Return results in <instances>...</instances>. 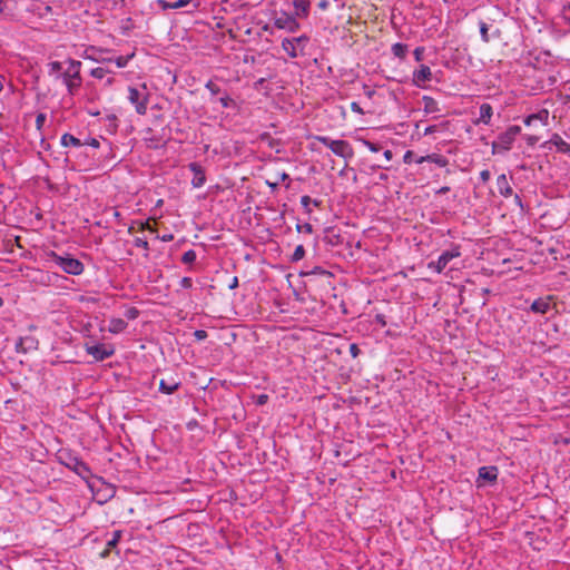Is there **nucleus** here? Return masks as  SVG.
I'll use <instances>...</instances> for the list:
<instances>
[{
    "mask_svg": "<svg viewBox=\"0 0 570 570\" xmlns=\"http://www.w3.org/2000/svg\"><path fill=\"white\" fill-rule=\"evenodd\" d=\"M279 180H281V181L289 180V175H288L287 173H285V171L281 173V174L278 175V181H279Z\"/></svg>",
    "mask_w": 570,
    "mask_h": 570,
    "instance_id": "54",
    "label": "nucleus"
},
{
    "mask_svg": "<svg viewBox=\"0 0 570 570\" xmlns=\"http://www.w3.org/2000/svg\"><path fill=\"white\" fill-rule=\"evenodd\" d=\"M309 274H314V275H331L330 272L323 269L322 267H315L313 271L309 272Z\"/></svg>",
    "mask_w": 570,
    "mask_h": 570,
    "instance_id": "44",
    "label": "nucleus"
},
{
    "mask_svg": "<svg viewBox=\"0 0 570 570\" xmlns=\"http://www.w3.org/2000/svg\"><path fill=\"white\" fill-rule=\"evenodd\" d=\"M45 122H46V115L42 114V112L38 114L37 117H36V127H37V129L41 130L43 125H45Z\"/></svg>",
    "mask_w": 570,
    "mask_h": 570,
    "instance_id": "37",
    "label": "nucleus"
},
{
    "mask_svg": "<svg viewBox=\"0 0 570 570\" xmlns=\"http://www.w3.org/2000/svg\"><path fill=\"white\" fill-rule=\"evenodd\" d=\"M423 104H424V112L425 114H435L440 111L438 101L429 96L423 97Z\"/></svg>",
    "mask_w": 570,
    "mask_h": 570,
    "instance_id": "23",
    "label": "nucleus"
},
{
    "mask_svg": "<svg viewBox=\"0 0 570 570\" xmlns=\"http://www.w3.org/2000/svg\"><path fill=\"white\" fill-rule=\"evenodd\" d=\"M296 229L297 232L302 233H307V234H312L313 233V226L309 224V223H305V224H298L296 226Z\"/></svg>",
    "mask_w": 570,
    "mask_h": 570,
    "instance_id": "36",
    "label": "nucleus"
},
{
    "mask_svg": "<svg viewBox=\"0 0 570 570\" xmlns=\"http://www.w3.org/2000/svg\"><path fill=\"white\" fill-rule=\"evenodd\" d=\"M479 479L494 482L498 479V469L495 466H481L479 469Z\"/></svg>",
    "mask_w": 570,
    "mask_h": 570,
    "instance_id": "16",
    "label": "nucleus"
},
{
    "mask_svg": "<svg viewBox=\"0 0 570 570\" xmlns=\"http://www.w3.org/2000/svg\"><path fill=\"white\" fill-rule=\"evenodd\" d=\"M514 200H515V203H517V204H519L520 206L522 205V204H521V198L519 197V195H515V196H514Z\"/></svg>",
    "mask_w": 570,
    "mask_h": 570,
    "instance_id": "63",
    "label": "nucleus"
},
{
    "mask_svg": "<svg viewBox=\"0 0 570 570\" xmlns=\"http://www.w3.org/2000/svg\"><path fill=\"white\" fill-rule=\"evenodd\" d=\"M351 109H352L354 112H357V114H361V115H363V114H364L363 109H362V108L360 107V105H358L357 102H355V101H353V102L351 104Z\"/></svg>",
    "mask_w": 570,
    "mask_h": 570,
    "instance_id": "47",
    "label": "nucleus"
},
{
    "mask_svg": "<svg viewBox=\"0 0 570 570\" xmlns=\"http://www.w3.org/2000/svg\"><path fill=\"white\" fill-rule=\"evenodd\" d=\"M69 466H71L79 475L83 476L85 474L89 473L88 465L78 458H72L71 464H69Z\"/></svg>",
    "mask_w": 570,
    "mask_h": 570,
    "instance_id": "24",
    "label": "nucleus"
},
{
    "mask_svg": "<svg viewBox=\"0 0 570 570\" xmlns=\"http://www.w3.org/2000/svg\"><path fill=\"white\" fill-rule=\"evenodd\" d=\"M424 52V49L421 48V47H417L415 50H414V57H415V60L416 61H420L422 59V55Z\"/></svg>",
    "mask_w": 570,
    "mask_h": 570,
    "instance_id": "46",
    "label": "nucleus"
},
{
    "mask_svg": "<svg viewBox=\"0 0 570 570\" xmlns=\"http://www.w3.org/2000/svg\"><path fill=\"white\" fill-rule=\"evenodd\" d=\"M391 50L395 57L403 59L406 55L407 46L401 42H396L392 46Z\"/></svg>",
    "mask_w": 570,
    "mask_h": 570,
    "instance_id": "28",
    "label": "nucleus"
},
{
    "mask_svg": "<svg viewBox=\"0 0 570 570\" xmlns=\"http://www.w3.org/2000/svg\"><path fill=\"white\" fill-rule=\"evenodd\" d=\"M550 144L554 145L558 151L563 154H570V144L561 138L560 135L553 134Z\"/></svg>",
    "mask_w": 570,
    "mask_h": 570,
    "instance_id": "17",
    "label": "nucleus"
},
{
    "mask_svg": "<svg viewBox=\"0 0 570 570\" xmlns=\"http://www.w3.org/2000/svg\"><path fill=\"white\" fill-rule=\"evenodd\" d=\"M179 385L180 382L176 381L175 379L161 380L159 383V391L164 394H173L178 390Z\"/></svg>",
    "mask_w": 570,
    "mask_h": 570,
    "instance_id": "15",
    "label": "nucleus"
},
{
    "mask_svg": "<svg viewBox=\"0 0 570 570\" xmlns=\"http://www.w3.org/2000/svg\"><path fill=\"white\" fill-rule=\"evenodd\" d=\"M520 130L521 128L519 126H511L504 132L500 134L498 140L492 144V153L497 154L509 150Z\"/></svg>",
    "mask_w": 570,
    "mask_h": 570,
    "instance_id": "4",
    "label": "nucleus"
},
{
    "mask_svg": "<svg viewBox=\"0 0 570 570\" xmlns=\"http://www.w3.org/2000/svg\"><path fill=\"white\" fill-rule=\"evenodd\" d=\"M461 255L460 247L453 246L450 250H444L438 258V261H432L428 264L430 269H433L436 273H442V271L448 266V264L453 259Z\"/></svg>",
    "mask_w": 570,
    "mask_h": 570,
    "instance_id": "5",
    "label": "nucleus"
},
{
    "mask_svg": "<svg viewBox=\"0 0 570 570\" xmlns=\"http://www.w3.org/2000/svg\"><path fill=\"white\" fill-rule=\"evenodd\" d=\"M309 0H293L296 16L307 17L309 12Z\"/></svg>",
    "mask_w": 570,
    "mask_h": 570,
    "instance_id": "19",
    "label": "nucleus"
},
{
    "mask_svg": "<svg viewBox=\"0 0 570 570\" xmlns=\"http://www.w3.org/2000/svg\"><path fill=\"white\" fill-rule=\"evenodd\" d=\"M449 191H450V187L444 186V187H441V188L436 191V194H440V195H441V194H446V193H449Z\"/></svg>",
    "mask_w": 570,
    "mask_h": 570,
    "instance_id": "60",
    "label": "nucleus"
},
{
    "mask_svg": "<svg viewBox=\"0 0 570 570\" xmlns=\"http://www.w3.org/2000/svg\"><path fill=\"white\" fill-rule=\"evenodd\" d=\"M274 26L277 29H283L288 32H296L301 27L296 18L294 16L288 14L285 11H282L275 17Z\"/></svg>",
    "mask_w": 570,
    "mask_h": 570,
    "instance_id": "9",
    "label": "nucleus"
},
{
    "mask_svg": "<svg viewBox=\"0 0 570 570\" xmlns=\"http://www.w3.org/2000/svg\"><path fill=\"white\" fill-rule=\"evenodd\" d=\"M219 102H220L222 107L228 108L232 106V104H234V100L230 97L225 96V97L219 98Z\"/></svg>",
    "mask_w": 570,
    "mask_h": 570,
    "instance_id": "40",
    "label": "nucleus"
},
{
    "mask_svg": "<svg viewBox=\"0 0 570 570\" xmlns=\"http://www.w3.org/2000/svg\"><path fill=\"white\" fill-rule=\"evenodd\" d=\"M414 153L412 150H407L405 154H404V157H403V160L405 164H410L412 161V157H413Z\"/></svg>",
    "mask_w": 570,
    "mask_h": 570,
    "instance_id": "48",
    "label": "nucleus"
},
{
    "mask_svg": "<svg viewBox=\"0 0 570 570\" xmlns=\"http://www.w3.org/2000/svg\"><path fill=\"white\" fill-rule=\"evenodd\" d=\"M189 170L193 173L191 185L194 188H200L206 183L205 170L198 163H190L188 165Z\"/></svg>",
    "mask_w": 570,
    "mask_h": 570,
    "instance_id": "10",
    "label": "nucleus"
},
{
    "mask_svg": "<svg viewBox=\"0 0 570 570\" xmlns=\"http://www.w3.org/2000/svg\"><path fill=\"white\" fill-rule=\"evenodd\" d=\"M47 262L60 267L65 273L70 275H80L83 272V264L70 256L69 254L60 255L56 252H48L46 254Z\"/></svg>",
    "mask_w": 570,
    "mask_h": 570,
    "instance_id": "2",
    "label": "nucleus"
},
{
    "mask_svg": "<svg viewBox=\"0 0 570 570\" xmlns=\"http://www.w3.org/2000/svg\"><path fill=\"white\" fill-rule=\"evenodd\" d=\"M268 400V396L266 394L258 395L257 397V404L264 405Z\"/></svg>",
    "mask_w": 570,
    "mask_h": 570,
    "instance_id": "50",
    "label": "nucleus"
},
{
    "mask_svg": "<svg viewBox=\"0 0 570 570\" xmlns=\"http://www.w3.org/2000/svg\"><path fill=\"white\" fill-rule=\"evenodd\" d=\"M361 141L365 147H367L373 153H377L381 150V146L379 144L372 142L366 139H361Z\"/></svg>",
    "mask_w": 570,
    "mask_h": 570,
    "instance_id": "35",
    "label": "nucleus"
},
{
    "mask_svg": "<svg viewBox=\"0 0 570 570\" xmlns=\"http://www.w3.org/2000/svg\"><path fill=\"white\" fill-rule=\"evenodd\" d=\"M196 257H197L196 252L193 249H189L183 254L181 262L184 264H191L196 261Z\"/></svg>",
    "mask_w": 570,
    "mask_h": 570,
    "instance_id": "29",
    "label": "nucleus"
},
{
    "mask_svg": "<svg viewBox=\"0 0 570 570\" xmlns=\"http://www.w3.org/2000/svg\"><path fill=\"white\" fill-rule=\"evenodd\" d=\"M128 99L135 106L137 114H139V115L146 114L148 97L144 91H141L135 87H129Z\"/></svg>",
    "mask_w": 570,
    "mask_h": 570,
    "instance_id": "8",
    "label": "nucleus"
},
{
    "mask_svg": "<svg viewBox=\"0 0 570 570\" xmlns=\"http://www.w3.org/2000/svg\"><path fill=\"white\" fill-rule=\"evenodd\" d=\"M308 42L307 36H299L296 38H285L282 41V48L287 52L291 58H296L298 56V51H303L306 43Z\"/></svg>",
    "mask_w": 570,
    "mask_h": 570,
    "instance_id": "6",
    "label": "nucleus"
},
{
    "mask_svg": "<svg viewBox=\"0 0 570 570\" xmlns=\"http://www.w3.org/2000/svg\"><path fill=\"white\" fill-rule=\"evenodd\" d=\"M60 141L63 147H80V146H82V142L80 141V139L76 138L75 136H72L70 134H63Z\"/></svg>",
    "mask_w": 570,
    "mask_h": 570,
    "instance_id": "25",
    "label": "nucleus"
},
{
    "mask_svg": "<svg viewBox=\"0 0 570 570\" xmlns=\"http://www.w3.org/2000/svg\"><path fill=\"white\" fill-rule=\"evenodd\" d=\"M424 161L433 163L439 167H445L449 164V160L440 154H430L416 159L417 164H422Z\"/></svg>",
    "mask_w": 570,
    "mask_h": 570,
    "instance_id": "14",
    "label": "nucleus"
},
{
    "mask_svg": "<svg viewBox=\"0 0 570 570\" xmlns=\"http://www.w3.org/2000/svg\"><path fill=\"white\" fill-rule=\"evenodd\" d=\"M111 548L107 547L102 552H100L101 558H107L110 553Z\"/></svg>",
    "mask_w": 570,
    "mask_h": 570,
    "instance_id": "59",
    "label": "nucleus"
},
{
    "mask_svg": "<svg viewBox=\"0 0 570 570\" xmlns=\"http://www.w3.org/2000/svg\"><path fill=\"white\" fill-rule=\"evenodd\" d=\"M108 72L109 70L101 67H97L90 71V75L96 79H102Z\"/></svg>",
    "mask_w": 570,
    "mask_h": 570,
    "instance_id": "34",
    "label": "nucleus"
},
{
    "mask_svg": "<svg viewBox=\"0 0 570 570\" xmlns=\"http://www.w3.org/2000/svg\"><path fill=\"white\" fill-rule=\"evenodd\" d=\"M206 89H208L213 95H217L219 94L220 91V88L215 83L213 82L212 80L207 81V83L205 85Z\"/></svg>",
    "mask_w": 570,
    "mask_h": 570,
    "instance_id": "38",
    "label": "nucleus"
},
{
    "mask_svg": "<svg viewBox=\"0 0 570 570\" xmlns=\"http://www.w3.org/2000/svg\"><path fill=\"white\" fill-rule=\"evenodd\" d=\"M328 1L327 0H321L317 4V7L321 9V10H326L328 8Z\"/></svg>",
    "mask_w": 570,
    "mask_h": 570,
    "instance_id": "52",
    "label": "nucleus"
},
{
    "mask_svg": "<svg viewBox=\"0 0 570 570\" xmlns=\"http://www.w3.org/2000/svg\"><path fill=\"white\" fill-rule=\"evenodd\" d=\"M125 315L128 320H135L138 317L139 311L136 307H130L126 311Z\"/></svg>",
    "mask_w": 570,
    "mask_h": 570,
    "instance_id": "39",
    "label": "nucleus"
},
{
    "mask_svg": "<svg viewBox=\"0 0 570 570\" xmlns=\"http://www.w3.org/2000/svg\"><path fill=\"white\" fill-rule=\"evenodd\" d=\"M497 187H498L499 193L505 198L510 197L513 193L512 187L510 186V183H509L505 174H501L498 176Z\"/></svg>",
    "mask_w": 570,
    "mask_h": 570,
    "instance_id": "13",
    "label": "nucleus"
},
{
    "mask_svg": "<svg viewBox=\"0 0 570 570\" xmlns=\"http://www.w3.org/2000/svg\"><path fill=\"white\" fill-rule=\"evenodd\" d=\"M563 13H567V14L570 13V2L567 6H564Z\"/></svg>",
    "mask_w": 570,
    "mask_h": 570,
    "instance_id": "61",
    "label": "nucleus"
},
{
    "mask_svg": "<svg viewBox=\"0 0 570 570\" xmlns=\"http://www.w3.org/2000/svg\"><path fill=\"white\" fill-rule=\"evenodd\" d=\"M491 178V174L488 169H483L481 173H480V179L482 180V183H488Z\"/></svg>",
    "mask_w": 570,
    "mask_h": 570,
    "instance_id": "43",
    "label": "nucleus"
},
{
    "mask_svg": "<svg viewBox=\"0 0 570 570\" xmlns=\"http://www.w3.org/2000/svg\"><path fill=\"white\" fill-rule=\"evenodd\" d=\"M566 22L570 26V14L563 13Z\"/></svg>",
    "mask_w": 570,
    "mask_h": 570,
    "instance_id": "62",
    "label": "nucleus"
},
{
    "mask_svg": "<svg viewBox=\"0 0 570 570\" xmlns=\"http://www.w3.org/2000/svg\"><path fill=\"white\" fill-rule=\"evenodd\" d=\"M431 78L432 71L426 65H421L420 68L413 72V81L417 87H423V83L430 81Z\"/></svg>",
    "mask_w": 570,
    "mask_h": 570,
    "instance_id": "11",
    "label": "nucleus"
},
{
    "mask_svg": "<svg viewBox=\"0 0 570 570\" xmlns=\"http://www.w3.org/2000/svg\"><path fill=\"white\" fill-rule=\"evenodd\" d=\"M479 27H480V33H481V39L483 42H489L490 41V37H489V28H488V24L484 22V21H480L479 22Z\"/></svg>",
    "mask_w": 570,
    "mask_h": 570,
    "instance_id": "32",
    "label": "nucleus"
},
{
    "mask_svg": "<svg viewBox=\"0 0 570 570\" xmlns=\"http://www.w3.org/2000/svg\"><path fill=\"white\" fill-rule=\"evenodd\" d=\"M305 256V248L303 245L296 246L293 255H292V262H298L303 259Z\"/></svg>",
    "mask_w": 570,
    "mask_h": 570,
    "instance_id": "30",
    "label": "nucleus"
},
{
    "mask_svg": "<svg viewBox=\"0 0 570 570\" xmlns=\"http://www.w3.org/2000/svg\"><path fill=\"white\" fill-rule=\"evenodd\" d=\"M87 144L94 148L99 147V141L96 138H91Z\"/></svg>",
    "mask_w": 570,
    "mask_h": 570,
    "instance_id": "55",
    "label": "nucleus"
},
{
    "mask_svg": "<svg viewBox=\"0 0 570 570\" xmlns=\"http://www.w3.org/2000/svg\"><path fill=\"white\" fill-rule=\"evenodd\" d=\"M193 0H177L175 2H164L160 0L161 7L164 9H179L188 6Z\"/></svg>",
    "mask_w": 570,
    "mask_h": 570,
    "instance_id": "27",
    "label": "nucleus"
},
{
    "mask_svg": "<svg viewBox=\"0 0 570 570\" xmlns=\"http://www.w3.org/2000/svg\"><path fill=\"white\" fill-rule=\"evenodd\" d=\"M191 284H193V282H191V278H189V277H184L181 279V286L185 288L191 287Z\"/></svg>",
    "mask_w": 570,
    "mask_h": 570,
    "instance_id": "49",
    "label": "nucleus"
},
{
    "mask_svg": "<svg viewBox=\"0 0 570 570\" xmlns=\"http://www.w3.org/2000/svg\"><path fill=\"white\" fill-rule=\"evenodd\" d=\"M47 70L49 77H52L55 80H60V75L65 69L62 67V62L50 61L47 63Z\"/></svg>",
    "mask_w": 570,
    "mask_h": 570,
    "instance_id": "18",
    "label": "nucleus"
},
{
    "mask_svg": "<svg viewBox=\"0 0 570 570\" xmlns=\"http://www.w3.org/2000/svg\"><path fill=\"white\" fill-rule=\"evenodd\" d=\"M266 183H267L268 187H269L272 190H275V189L278 187V184H279V181H278V180H276V181H274V183H271L269 180H267Z\"/></svg>",
    "mask_w": 570,
    "mask_h": 570,
    "instance_id": "58",
    "label": "nucleus"
},
{
    "mask_svg": "<svg viewBox=\"0 0 570 570\" xmlns=\"http://www.w3.org/2000/svg\"><path fill=\"white\" fill-rule=\"evenodd\" d=\"M127 328V322L122 318H111L109 321L108 331L112 334H119Z\"/></svg>",
    "mask_w": 570,
    "mask_h": 570,
    "instance_id": "20",
    "label": "nucleus"
},
{
    "mask_svg": "<svg viewBox=\"0 0 570 570\" xmlns=\"http://www.w3.org/2000/svg\"><path fill=\"white\" fill-rule=\"evenodd\" d=\"M194 336L196 337V340L203 341L207 337V332L204 330H197L194 332Z\"/></svg>",
    "mask_w": 570,
    "mask_h": 570,
    "instance_id": "42",
    "label": "nucleus"
},
{
    "mask_svg": "<svg viewBox=\"0 0 570 570\" xmlns=\"http://www.w3.org/2000/svg\"><path fill=\"white\" fill-rule=\"evenodd\" d=\"M313 203L315 206H320V202L318 200H312V198L307 195H304L301 197V204L302 206L306 209L307 213L311 212L309 209V204Z\"/></svg>",
    "mask_w": 570,
    "mask_h": 570,
    "instance_id": "31",
    "label": "nucleus"
},
{
    "mask_svg": "<svg viewBox=\"0 0 570 570\" xmlns=\"http://www.w3.org/2000/svg\"><path fill=\"white\" fill-rule=\"evenodd\" d=\"M66 63L68 67L61 72L60 79L66 86L68 95L75 96L82 83L80 75L81 62L79 60L68 59Z\"/></svg>",
    "mask_w": 570,
    "mask_h": 570,
    "instance_id": "1",
    "label": "nucleus"
},
{
    "mask_svg": "<svg viewBox=\"0 0 570 570\" xmlns=\"http://www.w3.org/2000/svg\"><path fill=\"white\" fill-rule=\"evenodd\" d=\"M436 126L433 125V126H429L424 129V136H428V135H432L433 132L436 131Z\"/></svg>",
    "mask_w": 570,
    "mask_h": 570,
    "instance_id": "51",
    "label": "nucleus"
},
{
    "mask_svg": "<svg viewBox=\"0 0 570 570\" xmlns=\"http://www.w3.org/2000/svg\"><path fill=\"white\" fill-rule=\"evenodd\" d=\"M238 286V278L235 276L233 279H232V283L229 284V288L230 289H234Z\"/></svg>",
    "mask_w": 570,
    "mask_h": 570,
    "instance_id": "57",
    "label": "nucleus"
},
{
    "mask_svg": "<svg viewBox=\"0 0 570 570\" xmlns=\"http://www.w3.org/2000/svg\"><path fill=\"white\" fill-rule=\"evenodd\" d=\"M380 179H382V180H386V179H387V175H385V174H381V175H380Z\"/></svg>",
    "mask_w": 570,
    "mask_h": 570,
    "instance_id": "64",
    "label": "nucleus"
},
{
    "mask_svg": "<svg viewBox=\"0 0 570 570\" xmlns=\"http://www.w3.org/2000/svg\"><path fill=\"white\" fill-rule=\"evenodd\" d=\"M551 298H552L551 296H548L546 298H538V299H535L531 304L530 309L533 313H537V314H547L550 311V308H551V304H550V299Z\"/></svg>",
    "mask_w": 570,
    "mask_h": 570,
    "instance_id": "12",
    "label": "nucleus"
},
{
    "mask_svg": "<svg viewBox=\"0 0 570 570\" xmlns=\"http://www.w3.org/2000/svg\"><path fill=\"white\" fill-rule=\"evenodd\" d=\"M548 117H549V112L548 110L546 109H542L540 110L539 112L537 114H532V115H529L525 119H524V124L527 126H531L534 121H541V122H547L548 120Z\"/></svg>",
    "mask_w": 570,
    "mask_h": 570,
    "instance_id": "22",
    "label": "nucleus"
},
{
    "mask_svg": "<svg viewBox=\"0 0 570 570\" xmlns=\"http://www.w3.org/2000/svg\"><path fill=\"white\" fill-rule=\"evenodd\" d=\"M350 353L353 357H357L358 354H360V348L356 344H351L350 345Z\"/></svg>",
    "mask_w": 570,
    "mask_h": 570,
    "instance_id": "45",
    "label": "nucleus"
},
{
    "mask_svg": "<svg viewBox=\"0 0 570 570\" xmlns=\"http://www.w3.org/2000/svg\"><path fill=\"white\" fill-rule=\"evenodd\" d=\"M383 156H384V158H385L387 161H391V160H392V158H393V153H392V150L386 149V150L383 153Z\"/></svg>",
    "mask_w": 570,
    "mask_h": 570,
    "instance_id": "53",
    "label": "nucleus"
},
{
    "mask_svg": "<svg viewBox=\"0 0 570 570\" xmlns=\"http://www.w3.org/2000/svg\"><path fill=\"white\" fill-rule=\"evenodd\" d=\"M134 53L128 56H119L117 58H107L105 61L115 62L118 68H125L128 62L134 58Z\"/></svg>",
    "mask_w": 570,
    "mask_h": 570,
    "instance_id": "26",
    "label": "nucleus"
},
{
    "mask_svg": "<svg viewBox=\"0 0 570 570\" xmlns=\"http://www.w3.org/2000/svg\"><path fill=\"white\" fill-rule=\"evenodd\" d=\"M135 246L148 249V242L144 238L137 237L134 240Z\"/></svg>",
    "mask_w": 570,
    "mask_h": 570,
    "instance_id": "41",
    "label": "nucleus"
},
{
    "mask_svg": "<svg viewBox=\"0 0 570 570\" xmlns=\"http://www.w3.org/2000/svg\"><path fill=\"white\" fill-rule=\"evenodd\" d=\"M375 318H376V322H377L379 324H381L382 326H385V325H386V322H385V320H384V316H383V315H380V314H379V315H376V317H375Z\"/></svg>",
    "mask_w": 570,
    "mask_h": 570,
    "instance_id": "56",
    "label": "nucleus"
},
{
    "mask_svg": "<svg viewBox=\"0 0 570 570\" xmlns=\"http://www.w3.org/2000/svg\"><path fill=\"white\" fill-rule=\"evenodd\" d=\"M85 348H86L87 354L92 356V358L96 362H101V361L112 356L115 353V348L111 345H107L104 343H99V344H95V345L86 344Z\"/></svg>",
    "mask_w": 570,
    "mask_h": 570,
    "instance_id": "7",
    "label": "nucleus"
},
{
    "mask_svg": "<svg viewBox=\"0 0 570 570\" xmlns=\"http://www.w3.org/2000/svg\"><path fill=\"white\" fill-rule=\"evenodd\" d=\"M120 539H121V531H119V530L114 531L112 538L107 541V547L114 549L118 544Z\"/></svg>",
    "mask_w": 570,
    "mask_h": 570,
    "instance_id": "33",
    "label": "nucleus"
},
{
    "mask_svg": "<svg viewBox=\"0 0 570 570\" xmlns=\"http://www.w3.org/2000/svg\"><path fill=\"white\" fill-rule=\"evenodd\" d=\"M316 139L332 150L336 156L344 158L345 160H350L354 157V150L351 144L346 140H335L330 138L328 136H318Z\"/></svg>",
    "mask_w": 570,
    "mask_h": 570,
    "instance_id": "3",
    "label": "nucleus"
},
{
    "mask_svg": "<svg viewBox=\"0 0 570 570\" xmlns=\"http://www.w3.org/2000/svg\"><path fill=\"white\" fill-rule=\"evenodd\" d=\"M493 115V110L491 105L489 104H482L480 106V117L478 119V122H482L484 125H489L491 117Z\"/></svg>",
    "mask_w": 570,
    "mask_h": 570,
    "instance_id": "21",
    "label": "nucleus"
}]
</instances>
